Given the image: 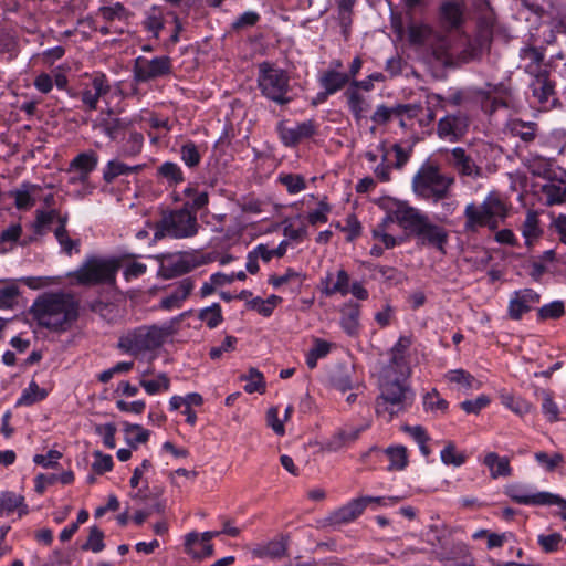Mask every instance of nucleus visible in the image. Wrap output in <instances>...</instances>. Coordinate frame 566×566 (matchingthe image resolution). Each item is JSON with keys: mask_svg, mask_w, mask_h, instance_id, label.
Returning a JSON list of instances; mask_svg holds the SVG:
<instances>
[{"mask_svg": "<svg viewBox=\"0 0 566 566\" xmlns=\"http://www.w3.org/2000/svg\"><path fill=\"white\" fill-rule=\"evenodd\" d=\"M31 312L39 325L55 332H65L78 317V303L71 294L51 293L39 297Z\"/></svg>", "mask_w": 566, "mask_h": 566, "instance_id": "nucleus-1", "label": "nucleus"}, {"mask_svg": "<svg viewBox=\"0 0 566 566\" xmlns=\"http://www.w3.org/2000/svg\"><path fill=\"white\" fill-rule=\"evenodd\" d=\"M464 231L475 233L479 228L486 227L490 230H496L500 222L504 221L509 214V208L501 196L492 191L481 205L474 202L468 203L464 208Z\"/></svg>", "mask_w": 566, "mask_h": 566, "instance_id": "nucleus-2", "label": "nucleus"}, {"mask_svg": "<svg viewBox=\"0 0 566 566\" xmlns=\"http://www.w3.org/2000/svg\"><path fill=\"white\" fill-rule=\"evenodd\" d=\"M415 394L405 379L386 376L380 386V395L376 399V413L391 421L395 416L408 410L413 403Z\"/></svg>", "mask_w": 566, "mask_h": 566, "instance_id": "nucleus-3", "label": "nucleus"}, {"mask_svg": "<svg viewBox=\"0 0 566 566\" xmlns=\"http://www.w3.org/2000/svg\"><path fill=\"white\" fill-rule=\"evenodd\" d=\"M455 179L444 175L438 166L422 165L412 178V191L423 200L434 203L450 197Z\"/></svg>", "mask_w": 566, "mask_h": 566, "instance_id": "nucleus-4", "label": "nucleus"}, {"mask_svg": "<svg viewBox=\"0 0 566 566\" xmlns=\"http://www.w3.org/2000/svg\"><path fill=\"white\" fill-rule=\"evenodd\" d=\"M258 87L268 99L286 105L292 101L290 76L285 70L276 67L270 62L258 65Z\"/></svg>", "mask_w": 566, "mask_h": 566, "instance_id": "nucleus-5", "label": "nucleus"}, {"mask_svg": "<svg viewBox=\"0 0 566 566\" xmlns=\"http://www.w3.org/2000/svg\"><path fill=\"white\" fill-rule=\"evenodd\" d=\"M199 223L196 213L188 210V203L181 209L171 210L163 214L155 232L156 239L169 235L176 239L195 237L198 233Z\"/></svg>", "mask_w": 566, "mask_h": 566, "instance_id": "nucleus-6", "label": "nucleus"}, {"mask_svg": "<svg viewBox=\"0 0 566 566\" xmlns=\"http://www.w3.org/2000/svg\"><path fill=\"white\" fill-rule=\"evenodd\" d=\"M411 216L407 219L409 226L407 231L413 234L422 245L436 248L442 254H446V245L449 241V232L446 228L431 222L428 214L422 213L415 208Z\"/></svg>", "mask_w": 566, "mask_h": 566, "instance_id": "nucleus-7", "label": "nucleus"}, {"mask_svg": "<svg viewBox=\"0 0 566 566\" xmlns=\"http://www.w3.org/2000/svg\"><path fill=\"white\" fill-rule=\"evenodd\" d=\"M119 261L91 256L70 275L81 285L115 284Z\"/></svg>", "mask_w": 566, "mask_h": 566, "instance_id": "nucleus-8", "label": "nucleus"}, {"mask_svg": "<svg viewBox=\"0 0 566 566\" xmlns=\"http://www.w3.org/2000/svg\"><path fill=\"white\" fill-rule=\"evenodd\" d=\"M171 60L169 56H156L151 60L143 56L134 61L133 73L136 82H148L171 73Z\"/></svg>", "mask_w": 566, "mask_h": 566, "instance_id": "nucleus-9", "label": "nucleus"}, {"mask_svg": "<svg viewBox=\"0 0 566 566\" xmlns=\"http://www.w3.org/2000/svg\"><path fill=\"white\" fill-rule=\"evenodd\" d=\"M514 502L523 505H558L566 510V500L557 494L549 492H538L535 494H526L523 488L517 484L509 485L505 491Z\"/></svg>", "mask_w": 566, "mask_h": 566, "instance_id": "nucleus-10", "label": "nucleus"}, {"mask_svg": "<svg viewBox=\"0 0 566 566\" xmlns=\"http://www.w3.org/2000/svg\"><path fill=\"white\" fill-rule=\"evenodd\" d=\"M448 163L460 177H469L473 180L483 177L482 167L478 165L472 154L462 147H455L450 151Z\"/></svg>", "mask_w": 566, "mask_h": 566, "instance_id": "nucleus-11", "label": "nucleus"}, {"mask_svg": "<svg viewBox=\"0 0 566 566\" xmlns=\"http://www.w3.org/2000/svg\"><path fill=\"white\" fill-rule=\"evenodd\" d=\"M469 123V117L463 113L448 114L438 122V136L452 143L458 142L467 134Z\"/></svg>", "mask_w": 566, "mask_h": 566, "instance_id": "nucleus-12", "label": "nucleus"}, {"mask_svg": "<svg viewBox=\"0 0 566 566\" xmlns=\"http://www.w3.org/2000/svg\"><path fill=\"white\" fill-rule=\"evenodd\" d=\"M541 302V295L533 289L515 291L509 302L507 315L513 321H520L524 314L531 312L534 305Z\"/></svg>", "mask_w": 566, "mask_h": 566, "instance_id": "nucleus-13", "label": "nucleus"}, {"mask_svg": "<svg viewBox=\"0 0 566 566\" xmlns=\"http://www.w3.org/2000/svg\"><path fill=\"white\" fill-rule=\"evenodd\" d=\"M541 191L548 207L566 203V169L557 167Z\"/></svg>", "mask_w": 566, "mask_h": 566, "instance_id": "nucleus-14", "label": "nucleus"}, {"mask_svg": "<svg viewBox=\"0 0 566 566\" xmlns=\"http://www.w3.org/2000/svg\"><path fill=\"white\" fill-rule=\"evenodd\" d=\"M174 333L171 325L165 326H150L145 332L139 331L134 336V344H132L127 350H130L133 346L136 349H153L164 344V342L171 336Z\"/></svg>", "mask_w": 566, "mask_h": 566, "instance_id": "nucleus-15", "label": "nucleus"}, {"mask_svg": "<svg viewBox=\"0 0 566 566\" xmlns=\"http://www.w3.org/2000/svg\"><path fill=\"white\" fill-rule=\"evenodd\" d=\"M111 91L109 82L105 74L95 73L92 76L91 86H86L81 93L83 108L86 112L97 109L98 101Z\"/></svg>", "mask_w": 566, "mask_h": 566, "instance_id": "nucleus-16", "label": "nucleus"}, {"mask_svg": "<svg viewBox=\"0 0 566 566\" xmlns=\"http://www.w3.org/2000/svg\"><path fill=\"white\" fill-rule=\"evenodd\" d=\"M421 107L416 104H397L389 107L385 104L377 106L370 119L376 125H387L392 118L407 116V118H415L419 115Z\"/></svg>", "mask_w": 566, "mask_h": 566, "instance_id": "nucleus-17", "label": "nucleus"}, {"mask_svg": "<svg viewBox=\"0 0 566 566\" xmlns=\"http://www.w3.org/2000/svg\"><path fill=\"white\" fill-rule=\"evenodd\" d=\"M277 130L282 143L287 147H294L301 140L314 136L317 130V124L314 119L298 123L295 127H286L283 123H280Z\"/></svg>", "mask_w": 566, "mask_h": 566, "instance_id": "nucleus-18", "label": "nucleus"}, {"mask_svg": "<svg viewBox=\"0 0 566 566\" xmlns=\"http://www.w3.org/2000/svg\"><path fill=\"white\" fill-rule=\"evenodd\" d=\"M439 19L447 30L459 29L464 22V3L458 0L443 1L439 8Z\"/></svg>", "mask_w": 566, "mask_h": 566, "instance_id": "nucleus-19", "label": "nucleus"}, {"mask_svg": "<svg viewBox=\"0 0 566 566\" xmlns=\"http://www.w3.org/2000/svg\"><path fill=\"white\" fill-rule=\"evenodd\" d=\"M413 207L408 202L401 200H394L388 208L386 217L374 228L388 230L389 226L394 222L398 223L402 229L407 230L409 221L407 219L411 216Z\"/></svg>", "mask_w": 566, "mask_h": 566, "instance_id": "nucleus-20", "label": "nucleus"}, {"mask_svg": "<svg viewBox=\"0 0 566 566\" xmlns=\"http://www.w3.org/2000/svg\"><path fill=\"white\" fill-rule=\"evenodd\" d=\"M289 536L280 534L273 539L258 544L253 549V556L258 558L281 559L287 555Z\"/></svg>", "mask_w": 566, "mask_h": 566, "instance_id": "nucleus-21", "label": "nucleus"}, {"mask_svg": "<svg viewBox=\"0 0 566 566\" xmlns=\"http://www.w3.org/2000/svg\"><path fill=\"white\" fill-rule=\"evenodd\" d=\"M436 558L452 566H474V559L464 544H453L450 549L436 552Z\"/></svg>", "mask_w": 566, "mask_h": 566, "instance_id": "nucleus-22", "label": "nucleus"}, {"mask_svg": "<svg viewBox=\"0 0 566 566\" xmlns=\"http://www.w3.org/2000/svg\"><path fill=\"white\" fill-rule=\"evenodd\" d=\"M195 287L192 277H186L178 282L177 287L160 301V308L169 311L179 308L182 302L190 295Z\"/></svg>", "mask_w": 566, "mask_h": 566, "instance_id": "nucleus-23", "label": "nucleus"}, {"mask_svg": "<svg viewBox=\"0 0 566 566\" xmlns=\"http://www.w3.org/2000/svg\"><path fill=\"white\" fill-rule=\"evenodd\" d=\"M196 268V264L185 258L169 256L161 263L158 275L165 280H170L184 275Z\"/></svg>", "mask_w": 566, "mask_h": 566, "instance_id": "nucleus-24", "label": "nucleus"}, {"mask_svg": "<svg viewBox=\"0 0 566 566\" xmlns=\"http://www.w3.org/2000/svg\"><path fill=\"white\" fill-rule=\"evenodd\" d=\"M411 344L412 340L410 337L401 336L390 352L391 357L389 368L398 371L401 376L409 373L406 355Z\"/></svg>", "mask_w": 566, "mask_h": 566, "instance_id": "nucleus-25", "label": "nucleus"}, {"mask_svg": "<svg viewBox=\"0 0 566 566\" xmlns=\"http://www.w3.org/2000/svg\"><path fill=\"white\" fill-rule=\"evenodd\" d=\"M521 59L526 61L524 65V71L533 76V78L548 73V71L543 67L544 53L534 46L524 48L521 50Z\"/></svg>", "mask_w": 566, "mask_h": 566, "instance_id": "nucleus-26", "label": "nucleus"}, {"mask_svg": "<svg viewBox=\"0 0 566 566\" xmlns=\"http://www.w3.org/2000/svg\"><path fill=\"white\" fill-rule=\"evenodd\" d=\"M366 500L369 497H359L352 500L348 504L333 513L331 520L335 524L349 523L356 520L366 509Z\"/></svg>", "mask_w": 566, "mask_h": 566, "instance_id": "nucleus-27", "label": "nucleus"}, {"mask_svg": "<svg viewBox=\"0 0 566 566\" xmlns=\"http://www.w3.org/2000/svg\"><path fill=\"white\" fill-rule=\"evenodd\" d=\"M349 274L344 269H339L337 271L335 282H333V274L327 273L326 277L322 281V284L324 285L323 293L327 296H332L336 293L345 296L349 293Z\"/></svg>", "mask_w": 566, "mask_h": 566, "instance_id": "nucleus-28", "label": "nucleus"}, {"mask_svg": "<svg viewBox=\"0 0 566 566\" xmlns=\"http://www.w3.org/2000/svg\"><path fill=\"white\" fill-rule=\"evenodd\" d=\"M98 156L95 151H84L75 156L70 163V170H76L81 174L80 181H85L88 175L96 168Z\"/></svg>", "mask_w": 566, "mask_h": 566, "instance_id": "nucleus-29", "label": "nucleus"}, {"mask_svg": "<svg viewBox=\"0 0 566 566\" xmlns=\"http://www.w3.org/2000/svg\"><path fill=\"white\" fill-rule=\"evenodd\" d=\"M38 190H40V186L25 181L18 189L11 190L9 197L14 199V206L18 210H29L35 203L32 195Z\"/></svg>", "mask_w": 566, "mask_h": 566, "instance_id": "nucleus-30", "label": "nucleus"}, {"mask_svg": "<svg viewBox=\"0 0 566 566\" xmlns=\"http://www.w3.org/2000/svg\"><path fill=\"white\" fill-rule=\"evenodd\" d=\"M360 306L357 303L348 302L340 310V325L349 335L354 336L359 329Z\"/></svg>", "mask_w": 566, "mask_h": 566, "instance_id": "nucleus-31", "label": "nucleus"}, {"mask_svg": "<svg viewBox=\"0 0 566 566\" xmlns=\"http://www.w3.org/2000/svg\"><path fill=\"white\" fill-rule=\"evenodd\" d=\"M349 83V75L336 70H327L319 77V84L324 88V96L335 94Z\"/></svg>", "mask_w": 566, "mask_h": 566, "instance_id": "nucleus-32", "label": "nucleus"}, {"mask_svg": "<svg viewBox=\"0 0 566 566\" xmlns=\"http://www.w3.org/2000/svg\"><path fill=\"white\" fill-rule=\"evenodd\" d=\"M483 463L489 468L492 479L510 476L512 474L509 458L500 457L496 452L486 453Z\"/></svg>", "mask_w": 566, "mask_h": 566, "instance_id": "nucleus-33", "label": "nucleus"}, {"mask_svg": "<svg viewBox=\"0 0 566 566\" xmlns=\"http://www.w3.org/2000/svg\"><path fill=\"white\" fill-rule=\"evenodd\" d=\"M506 127L511 135L521 138L525 143L533 142L537 135V124L533 122L514 118L507 122Z\"/></svg>", "mask_w": 566, "mask_h": 566, "instance_id": "nucleus-34", "label": "nucleus"}, {"mask_svg": "<svg viewBox=\"0 0 566 566\" xmlns=\"http://www.w3.org/2000/svg\"><path fill=\"white\" fill-rule=\"evenodd\" d=\"M19 511V515L27 514L28 506L24 504V497L13 492H2L0 494V516H7Z\"/></svg>", "mask_w": 566, "mask_h": 566, "instance_id": "nucleus-35", "label": "nucleus"}, {"mask_svg": "<svg viewBox=\"0 0 566 566\" xmlns=\"http://www.w3.org/2000/svg\"><path fill=\"white\" fill-rule=\"evenodd\" d=\"M145 165L128 166L119 160H109L103 171V179L107 184H112L117 177L122 175L137 174Z\"/></svg>", "mask_w": 566, "mask_h": 566, "instance_id": "nucleus-36", "label": "nucleus"}, {"mask_svg": "<svg viewBox=\"0 0 566 566\" xmlns=\"http://www.w3.org/2000/svg\"><path fill=\"white\" fill-rule=\"evenodd\" d=\"M103 133L112 140L117 139L120 135L128 133L132 129L133 122L127 118H106L99 124Z\"/></svg>", "mask_w": 566, "mask_h": 566, "instance_id": "nucleus-37", "label": "nucleus"}, {"mask_svg": "<svg viewBox=\"0 0 566 566\" xmlns=\"http://www.w3.org/2000/svg\"><path fill=\"white\" fill-rule=\"evenodd\" d=\"M531 88L533 96L541 104L548 102L549 97L555 93V84L549 80V72L533 78Z\"/></svg>", "mask_w": 566, "mask_h": 566, "instance_id": "nucleus-38", "label": "nucleus"}, {"mask_svg": "<svg viewBox=\"0 0 566 566\" xmlns=\"http://www.w3.org/2000/svg\"><path fill=\"white\" fill-rule=\"evenodd\" d=\"M144 145V136L142 133L130 129L127 138L124 139L119 147L118 155L124 158L136 157L142 153Z\"/></svg>", "mask_w": 566, "mask_h": 566, "instance_id": "nucleus-39", "label": "nucleus"}, {"mask_svg": "<svg viewBox=\"0 0 566 566\" xmlns=\"http://www.w3.org/2000/svg\"><path fill=\"white\" fill-rule=\"evenodd\" d=\"M345 96L354 118L359 122L369 109L368 102L356 88H348L345 92Z\"/></svg>", "mask_w": 566, "mask_h": 566, "instance_id": "nucleus-40", "label": "nucleus"}, {"mask_svg": "<svg viewBox=\"0 0 566 566\" xmlns=\"http://www.w3.org/2000/svg\"><path fill=\"white\" fill-rule=\"evenodd\" d=\"M385 454L389 460V471H401L408 465V451L403 446L388 447Z\"/></svg>", "mask_w": 566, "mask_h": 566, "instance_id": "nucleus-41", "label": "nucleus"}, {"mask_svg": "<svg viewBox=\"0 0 566 566\" xmlns=\"http://www.w3.org/2000/svg\"><path fill=\"white\" fill-rule=\"evenodd\" d=\"M377 150L381 154V163L374 169L376 179L380 182H389L391 180V169L394 168L388 161L387 143L384 140L377 146Z\"/></svg>", "mask_w": 566, "mask_h": 566, "instance_id": "nucleus-42", "label": "nucleus"}, {"mask_svg": "<svg viewBox=\"0 0 566 566\" xmlns=\"http://www.w3.org/2000/svg\"><path fill=\"white\" fill-rule=\"evenodd\" d=\"M124 432L126 434V442L133 449H136L138 443L147 442L150 436V432L140 424L128 422H124Z\"/></svg>", "mask_w": 566, "mask_h": 566, "instance_id": "nucleus-43", "label": "nucleus"}, {"mask_svg": "<svg viewBox=\"0 0 566 566\" xmlns=\"http://www.w3.org/2000/svg\"><path fill=\"white\" fill-rule=\"evenodd\" d=\"M522 233L526 244L531 245L533 240L539 238L542 230L539 228L538 216L535 211H528L522 227Z\"/></svg>", "mask_w": 566, "mask_h": 566, "instance_id": "nucleus-44", "label": "nucleus"}, {"mask_svg": "<svg viewBox=\"0 0 566 566\" xmlns=\"http://www.w3.org/2000/svg\"><path fill=\"white\" fill-rule=\"evenodd\" d=\"M240 380L245 381L244 390L248 394L253 392H264L265 391V381L262 373H260L256 368H250L247 375H241Z\"/></svg>", "mask_w": 566, "mask_h": 566, "instance_id": "nucleus-45", "label": "nucleus"}, {"mask_svg": "<svg viewBox=\"0 0 566 566\" xmlns=\"http://www.w3.org/2000/svg\"><path fill=\"white\" fill-rule=\"evenodd\" d=\"M98 14H101L106 22H113L115 20L127 21L132 15V13L120 2L101 7L98 9Z\"/></svg>", "mask_w": 566, "mask_h": 566, "instance_id": "nucleus-46", "label": "nucleus"}, {"mask_svg": "<svg viewBox=\"0 0 566 566\" xmlns=\"http://www.w3.org/2000/svg\"><path fill=\"white\" fill-rule=\"evenodd\" d=\"M46 397L45 389L39 387L35 381H31L29 387L22 391L21 397L17 401V406H31Z\"/></svg>", "mask_w": 566, "mask_h": 566, "instance_id": "nucleus-47", "label": "nucleus"}, {"mask_svg": "<svg viewBox=\"0 0 566 566\" xmlns=\"http://www.w3.org/2000/svg\"><path fill=\"white\" fill-rule=\"evenodd\" d=\"M446 377L450 382L459 385L460 388L465 391L473 389L474 385H480L479 381L464 369L450 370ZM476 388H479V386H476Z\"/></svg>", "mask_w": 566, "mask_h": 566, "instance_id": "nucleus-48", "label": "nucleus"}, {"mask_svg": "<svg viewBox=\"0 0 566 566\" xmlns=\"http://www.w3.org/2000/svg\"><path fill=\"white\" fill-rule=\"evenodd\" d=\"M198 318L203 321L209 328H216L222 321V311L219 303L199 311Z\"/></svg>", "mask_w": 566, "mask_h": 566, "instance_id": "nucleus-49", "label": "nucleus"}, {"mask_svg": "<svg viewBox=\"0 0 566 566\" xmlns=\"http://www.w3.org/2000/svg\"><path fill=\"white\" fill-rule=\"evenodd\" d=\"M530 168L532 175L547 180L553 176L557 167H554L553 160L551 159L536 157L532 160Z\"/></svg>", "mask_w": 566, "mask_h": 566, "instance_id": "nucleus-50", "label": "nucleus"}, {"mask_svg": "<svg viewBox=\"0 0 566 566\" xmlns=\"http://www.w3.org/2000/svg\"><path fill=\"white\" fill-rule=\"evenodd\" d=\"M440 458L446 465L454 467L462 465L467 460V455L463 452H458L455 444L451 441L441 450Z\"/></svg>", "mask_w": 566, "mask_h": 566, "instance_id": "nucleus-51", "label": "nucleus"}, {"mask_svg": "<svg viewBox=\"0 0 566 566\" xmlns=\"http://www.w3.org/2000/svg\"><path fill=\"white\" fill-rule=\"evenodd\" d=\"M140 386L145 389L148 395H156L160 391H167L170 387V380L164 373L157 376V379H140Z\"/></svg>", "mask_w": 566, "mask_h": 566, "instance_id": "nucleus-52", "label": "nucleus"}, {"mask_svg": "<svg viewBox=\"0 0 566 566\" xmlns=\"http://www.w3.org/2000/svg\"><path fill=\"white\" fill-rule=\"evenodd\" d=\"M565 314V305L562 301H554L538 308V321L558 319Z\"/></svg>", "mask_w": 566, "mask_h": 566, "instance_id": "nucleus-53", "label": "nucleus"}, {"mask_svg": "<svg viewBox=\"0 0 566 566\" xmlns=\"http://www.w3.org/2000/svg\"><path fill=\"white\" fill-rule=\"evenodd\" d=\"M164 18L156 8H153L143 21L144 29L151 32L155 39L159 38V33L164 29Z\"/></svg>", "mask_w": 566, "mask_h": 566, "instance_id": "nucleus-54", "label": "nucleus"}, {"mask_svg": "<svg viewBox=\"0 0 566 566\" xmlns=\"http://www.w3.org/2000/svg\"><path fill=\"white\" fill-rule=\"evenodd\" d=\"M158 174L167 179L170 184H179L184 181V175L180 167L171 161H166L158 167Z\"/></svg>", "mask_w": 566, "mask_h": 566, "instance_id": "nucleus-55", "label": "nucleus"}, {"mask_svg": "<svg viewBox=\"0 0 566 566\" xmlns=\"http://www.w3.org/2000/svg\"><path fill=\"white\" fill-rule=\"evenodd\" d=\"M279 181L286 187L289 193H298L306 188L303 176L294 174H285L279 177Z\"/></svg>", "mask_w": 566, "mask_h": 566, "instance_id": "nucleus-56", "label": "nucleus"}, {"mask_svg": "<svg viewBox=\"0 0 566 566\" xmlns=\"http://www.w3.org/2000/svg\"><path fill=\"white\" fill-rule=\"evenodd\" d=\"M502 403L511 409L514 413L520 416L528 413L532 409L531 403H528L526 400L520 397H514L512 395H503Z\"/></svg>", "mask_w": 566, "mask_h": 566, "instance_id": "nucleus-57", "label": "nucleus"}, {"mask_svg": "<svg viewBox=\"0 0 566 566\" xmlns=\"http://www.w3.org/2000/svg\"><path fill=\"white\" fill-rule=\"evenodd\" d=\"M105 547L104 533L97 527H91L86 543L82 546L83 551H92L98 553Z\"/></svg>", "mask_w": 566, "mask_h": 566, "instance_id": "nucleus-58", "label": "nucleus"}, {"mask_svg": "<svg viewBox=\"0 0 566 566\" xmlns=\"http://www.w3.org/2000/svg\"><path fill=\"white\" fill-rule=\"evenodd\" d=\"M180 154L181 159L188 167L192 168L199 165L201 156L195 143L188 142L182 145Z\"/></svg>", "mask_w": 566, "mask_h": 566, "instance_id": "nucleus-59", "label": "nucleus"}, {"mask_svg": "<svg viewBox=\"0 0 566 566\" xmlns=\"http://www.w3.org/2000/svg\"><path fill=\"white\" fill-rule=\"evenodd\" d=\"M283 226V234L291 240L300 241L307 235V229L304 222H301L300 226L296 227L292 220L286 219Z\"/></svg>", "mask_w": 566, "mask_h": 566, "instance_id": "nucleus-60", "label": "nucleus"}, {"mask_svg": "<svg viewBox=\"0 0 566 566\" xmlns=\"http://www.w3.org/2000/svg\"><path fill=\"white\" fill-rule=\"evenodd\" d=\"M489 87H492L490 92H494L500 94V97H496L492 101V107L491 112L496 111L499 107H510L511 106V91L505 87L504 85H488Z\"/></svg>", "mask_w": 566, "mask_h": 566, "instance_id": "nucleus-61", "label": "nucleus"}, {"mask_svg": "<svg viewBox=\"0 0 566 566\" xmlns=\"http://www.w3.org/2000/svg\"><path fill=\"white\" fill-rule=\"evenodd\" d=\"M543 401H542V409L548 421L556 422L559 417V409L555 401L553 400V396L548 391H543Z\"/></svg>", "mask_w": 566, "mask_h": 566, "instance_id": "nucleus-62", "label": "nucleus"}, {"mask_svg": "<svg viewBox=\"0 0 566 566\" xmlns=\"http://www.w3.org/2000/svg\"><path fill=\"white\" fill-rule=\"evenodd\" d=\"M391 150L395 154V161L391 166L398 170L402 169L411 157L412 147L405 148L397 143L391 146Z\"/></svg>", "mask_w": 566, "mask_h": 566, "instance_id": "nucleus-63", "label": "nucleus"}, {"mask_svg": "<svg viewBox=\"0 0 566 566\" xmlns=\"http://www.w3.org/2000/svg\"><path fill=\"white\" fill-rule=\"evenodd\" d=\"M165 511V501L158 500L149 509L137 511L133 520L137 525H142L153 513L164 514Z\"/></svg>", "mask_w": 566, "mask_h": 566, "instance_id": "nucleus-64", "label": "nucleus"}]
</instances>
